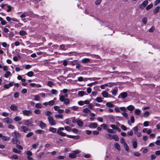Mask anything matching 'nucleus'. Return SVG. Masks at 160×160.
I'll return each instance as SVG.
<instances>
[{
	"instance_id": "nucleus-52",
	"label": "nucleus",
	"mask_w": 160,
	"mask_h": 160,
	"mask_svg": "<svg viewBox=\"0 0 160 160\" xmlns=\"http://www.w3.org/2000/svg\"><path fill=\"white\" fill-rule=\"evenodd\" d=\"M39 143H36L32 145V148L34 149H36L39 146Z\"/></svg>"
},
{
	"instance_id": "nucleus-27",
	"label": "nucleus",
	"mask_w": 160,
	"mask_h": 160,
	"mask_svg": "<svg viewBox=\"0 0 160 160\" xmlns=\"http://www.w3.org/2000/svg\"><path fill=\"white\" fill-rule=\"evenodd\" d=\"M160 9V7L159 6L157 7L153 10V12L154 14H156L158 12Z\"/></svg>"
},
{
	"instance_id": "nucleus-16",
	"label": "nucleus",
	"mask_w": 160,
	"mask_h": 160,
	"mask_svg": "<svg viewBox=\"0 0 160 160\" xmlns=\"http://www.w3.org/2000/svg\"><path fill=\"white\" fill-rule=\"evenodd\" d=\"M32 123V122L30 120H25L24 124L28 126H31Z\"/></svg>"
},
{
	"instance_id": "nucleus-33",
	"label": "nucleus",
	"mask_w": 160,
	"mask_h": 160,
	"mask_svg": "<svg viewBox=\"0 0 160 160\" xmlns=\"http://www.w3.org/2000/svg\"><path fill=\"white\" fill-rule=\"evenodd\" d=\"M35 132L38 134H44L45 133V131L44 130H37L35 131Z\"/></svg>"
},
{
	"instance_id": "nucleus-53",
	"label": "nucleus",
	"mask_w": 160,
	"mask_h": 160,
	"mask_svg": "<svg viewBox=\"0 0 160 160\" xmlns=\"http://www.w3.org/2000/svg\"><path fill=\"white\" fill-rule=\"evenodd\" d=\"M122 115L126 118H128V115L127 113L125 112H122Z\"/></svg>"
},
{
	"instance_id": "nucleus-13",
	"label": "nucleus",
	"mask_w": 160,
	"mask_h": 160,
	"mask_svg": "<svg viewBox=\"0 0 160 160\" xmlns=\"http://www.w3.org/2000/svg\"><path fill=\"white\" fill-rule=\"evenodd\" d=\"M0 137L1 138L3 141H8L10 140V138L9 137L3 136L2 134L0 133Z\"/></svg>"
},
{
	"instance_id": "nucleus-60",
	"label": "nucleus",
	"mask_w": 160,
	"mask_h": 160,
	"mask_svg": "<svg viewBox=\"0 0 160 160\" xmlns=\"http://www.w3.org/2000/svg\"><path fill=\"white\" fill-rule=\"evenodd\" d=\"M96 100L98 102H102V100L101 98L100 97H97L96 98Z\"/></svg>"
},
{
	"instance_id": "nucleus-15",
	"label": "nucleus",
	"mask_w": 160,
	"mask_h": 160,
	"mask_svg": "<svg viewBox=\"0 0 160 160\" xmlns=\"http://www.w3.org/2000/svg\"><path fill=\"white\" fill-rule=\"evenodd\" d=\"M14 83V82H11L8 84L4 85V87L6 89H8L10 87L13 86Z\"/></svg>"
},
{
	"instance_id": "nucleus-43",
	"label": "nucleus",
	"mask_w": 160,
	"mask_h": 160,
	"mask_svg": "<svg viewBox=\"0 0 160 160\" xmlns=\"http://www.w3.org/2000/svg\"><path fill=\"white\" fill-rule=\"evenodd\" d=\"M64 122L66 124L69 125L71 123V120L69 118H68L66 119Z\"/></svg>"
},
{
	"instance_id": "nucleus-59",
	"label": "nucleus",
	"mask_w": 160,
	"mask_h": 160,
	"mask_svg": "<svg viewBox=\"0 0 160 160\" xmlns=\"http://www.w3.org/2000/svg\"><path fill=\"white\" fill-rule=\"evenodd\" d=\"M54 100H51L48 102V104L50 106H52L54 104Z\"/></svg>"
},
{
	"instance_id": "nucleus-46",
	"label": "nucleus",
	"mask_w": 160,
	"mask_h": 160,
	"mask_svg": "<svg viewBox=\"0 0 160 160\" xmlns=\"http://www.w3.org/2000/svg\"><path fill=\"white\" fill-rule=\"evenodd\" d=\"M140 110L138 109H137L135 111V113L137 115H139L140 114Z\"/></svg>"
},
{
	"instance_id": "nucleus-25",
	"label": "nucleus",
	"mask_w": 160,
	"mask_h": 160,
	"mask_svg": "<svg viewBox=\"0 0 160 160\" xmlns=\"http://www.w3.org/2000/svg\"><path fill=\"white\" fill-rule=\"evenodd\" d=\"M28 16V13L26 12H24L20 16V17L21 18H23L26 16Z\"/></svg>"
},
{
	"instance_id": "nucleus-22",
	"label": "nucleus",
	"mask_w": 160,
	"mask_h": 160,
	"mask_svg": "<svg viewBox=\"0 0 160 160\" xmlns=\"http://www.w3.org/2000/svg\"><path fill=\"white\" fill-rule=\"evenodd\" d=\"M66 136L68 138H76V139H78L79 138V136H74L73 135L66 134Z\"/></svg>"
},
{
	"instance_id": "nucleus-44",
	"label": "nucleus",
	"mask_w": 160,
	"mask_h": 160,
	"mask_svg": "<svg viewBox=\"0 0 160 160\" xmlns=\"http://www.w3.org/2000/svg\"><path fill=\"white\" fill-rule=\"evenodd\" d=\"M11 75V72L9 71H7L4 75V76L6 78H8Z\"/></svg>"
},
{
	"instance_id": "nucleus-29",
	"label": "nucleus",
	"mask_w": 160,
	"mask_h": 160,
	"mask_svg": "<svg viewBox=\"0 0 160 160\" xmlns=\"http://www.w3.org/2000/svg\"><path fill=\"white\" fill-rule=\"evenodd\" d=\"M49 130L53 133H56L57 131V129L52 127H50L49 128Z\"/></svg>"
},
{
	"instance_id": "nucleus-21",
	"label": "nucleus",
	"mask_w": 160,
	"mask_h": 160,
	"mask_svg": "<svg viewBox=\"0 0 160 160\" xmlns=\"http://www.w3.org/2000/svg\"><path fill=\"white\" fill-rule=\"evenodd\" d=\"M77 123L79 127H82L83 125V122L80 119L77 120Z\"/></svg>"
},
{
	"instance_id": "nucleus-6",
	"label": "nucleus",
	"mask_w": 160,
	"mask_h": 160,
	"mask_svg": "<svg viewBox=\"0 0 160 160\" xmlns=\"http://www.w3.org/2000/svg\"><path fill=\"white\" fill-rule=\"evenodd\" d=\"M12 135L13 138H20L21 137V135L18 131H15L13 132L12 133Z\"/></svg>"
},
{
	"instance_id": "nucleus-58",
	"label": "nucleus",
	"mask_w": 160,
	"mask_h": 160,
	"mask_svg": "<svg viewBox=\"0 0 160 160\" xmlns=\"http://www.w3.org/2000/svg\"><path fill=\"white\" fill-rule=\"evenodd\" d=\"M19 93L18 92H15L14 94V97L15 98H18L19 97Z\"/></svg>"
},
{
	"instance_id": "nucleus-56",
	"label": "nucleus",
	"mask_w": 160,
	"mask_h": 160,
	"mask_svg": "<svg viewBox=\"0 0 160 160\" xmlns=\"http://www.w3.org/2000/svg\"><path fill=\"white\" fill-rule=\"evenodd\" d=\"M33 134L34 133L33 132H31L28 133V134H27L26 135V136L27 137L29 138V137H31L32 135H33Z\"/></svg>"
},
{
	"instance_id": "nucleus-51",
	"label": "nucleus",
	"mask_w": 160,
	"mask_h": 160,
	"mask_svg": "<svg viewBox=\"0 0 160 160\" xmlns=\"http://www.w3.org/2000/svg\"><path fill=\"white\" fill-rule=\"evenodd\" d=\"M124 147V148L126 151L127 152H128L129 151V148L128 146V145L127 143H125V144L123 145Z\"/></svg>"
},
{
	"instance_id": "nucleus-23",
	"label": "nucleus",
	"mask_w": 160,
	"mask_h": 160,
	"mask_svg": "<svg viewBox=\"0 0 160 160\" xmlns=\"http://www.w3.org/2000/svg\"><path fill=\"white\" fill-rule=\"evenodd\" d=\"M112 134L108 133H106L105 134V137L108 139L111 140L112 139Z\"/></svg>"
},
{
	"instance_id": "nucleus-50",
	"label": "nucleus",
	"mask_w": 160,
	"mask_h": 160,
	"mask_svg": "<svg viewBox=\"0 0 160 160\" xmlns=\"http://www.w3.org/2000/svg\"><path fill=\"white\" fill-rule=\"evenodd\" d=\"M19 34L21 35H24L26 34V32L24 30H21L19 32Z\"/></svg>"
},
{
	"instance_id": "nucleus-18",
	"label": "nucleus",
	"mask_w": 160,
	"mask_h": 160,
	"mask_svg": "<svg viewBox=\"0 0 160 160\" xmlns=\"http://www.w3.org/2000/svg\"><path fill=\"white\" fill-rule=\"evenodd\" d=\"M91 60V59L88 58H84L82 59L81 62L84 63H89L90 62Z\"/></svg>"
},
{
	"instance_id": "nucleus-5",
	"label": "nucleus",
	"mask_w": 160,
	"mask_h": 160,
	"mask_svg": "<svg viewBox=\"0 0 160 160\" xmlns=\"http://www.w3.org/2000/svg\"><path fill=\"white\" fill-rule=\"evenodd\" d=\"M48 119L49 121V123L51 125L53 126L56 124V121L54 120L52 117H48Z\"/></svg>"
},
{
	"instance_id": "nucleus-8",
	"label": "nucleus",
	"mask_w": 160,
	"mask_h": 160,
	"mask_svg": "<svg viewBox=\"0 0 160 160\" xmlns=\"http://www.w3.org/2000/svg\"><path fill=\"white\" fill-rule=\"evenodd\" d=\"M38 124L39 126L42 129H43L47 128L46 124L41 121H39Z\"/></svg>"
},
{
	"instance_id": "nucleus-61",
	"label": "nucleus",
	"mask_w": 160,
	"mask_h": 160,
	"mask_svg": "<svg viewBox=\"0 0 160 160\" xmlns=\"http://www.w3.org/2000/svg\"><path fill=\"white\" fill-rule=\"evenodd\" d=\"M147 18L146 17H144L142 19V22L144 24H146L147 22Z\"/></svg>"
},
{
	"instance_id": "nucleus-3",
	"label": "nucleus",
	"mask_w": 160,
	"mask_h": 160,
	"mask_svg": "<svg viewBox=\"0 0 160 160\" xmlns=\"http://www.w3.org/2000/svg\"><path fill=\"white\" fill-rule=\"evenodd\" d=\"M80 151L79 150H76L73 151V153L69 154V156L70 158H74L76 157V154L79 153Z\"/></svg>"
},
{
	"instance_id": "nucleus-2",
	"label": "nucleus",
	"mask_w": 160,
	"mask_h": 160,
	"mask_svg": "<svg viewBox=\"0 0 160 160\" xmlns=\"http://www.w3.org/2000/svg\"><path fill=\"white\" fill-rule=\"evenodd\" d=\"M105 73H113V74H116L115 76H118V77L121 76L122 75H124L125 73H126V72H122L120 73H119L118 71L111 72L108 71L107 72H105Z\"/></svg>"
},
{
	"instance_id": "nucleus-55",
	"label": "nucleus",
	"mask_w": 160,
	"mask_h": 160,
	"mask_svg": "<svg viewBox=\"0 0 160 160\" xmlns=\"http://www.w3.org/2000/svg\"><path fill=\"white\" fill-rule=\"evenodd\" d=\"M120 142L123 145L125 144V143H126L124 140V139L123 138H122L120 139Z\"/></svg>"
},
{
	"instance_id": "nucleus-40",
	"label": "nucleus",
	"mask_w": 160,
	"mask_h": 160,
	"mask_svg": "<svg viewBox=\"0 0 160 160\" xmlns=\"http://www.w3.org/2000/svg\"><path fill=\"white\" fill-rule=\"evenodd\" d=\"M115 148L118 151L120 150V146L117 143H115L114 144Z\"/></svg>"
},
{
	"instance_id": "nucleus-62",
	"label": "nucleus",
	"mask_w": 160,
	"mask_h": 160,
	"mask_svg": "<svg viewBox=\"0 0 160 160\" xmlns=\"http://www.w3.org/2000/svg\"><path fill=\"white\" fill-rule=\"evenodd\" d=\"M27 74L28 76L29 77H32L33 76V73L32 71H30L28 72Z\"/></svg>"
},
{
	"instance_id": "nucleus-30",
	"label": "nucleus",
	"mask_w": 160,
	"mask_h": 160,
	"mask_svg": "<svg viewBox=\"0 0 160 160\" xmlns=\"http://www.w3.org/2000/svg\"><path fill=\"white\" fill-rule=\"evenodd\" d=\"M12 150L13 152L15 153L20 154L22 152L21 151L18 150L15 148H12Z\"/></svg>"
},
{
	"instance_id": "nucleus-20",
	"label": "nucleus",
	"mask_w": 160,
	"mask_h": 160,
	"mask_svg": "<svg viewBox=\"0 0 160 160\" xmlns=\"http://www.w3.org/2000/svg\"><path fill=\"white\" fill-rule=\"evenodd\" d=\"M21 131L24 132H26L27 131L29 130L28 128L25 126H21Z\"/></svg>"
},
{
	"instance_id": "nucleus-1",
	"label": "nucleus",
	"mask_w": 160,
	"mask_h": 160,
	"mask_svg": "<svg viewBox=\"0 0 160 160\" xmlns=\"http://www.w3.org/2000/svg\"><path fill=\"white\" fill-rule=\"evenodd\" d=\"M59 100L62 102H63L66 105L69 104L70 103V100L67 98H65L63 95H59Z\"/></svg>"
},
{
	"instance_id": "nucleus-4",
	"label": "nucleus",
	"mask_w": 160,
	"mask_h": 160,
	"mask_svg": "<svg viewBox=\"0 0 160 160\" xmlns=\"http://www.w3.org/2000/svg\"><path fill=\"white\" fill-rule=\"evenodd\" d=\"M64 130V128H59L58 129L57 131V133L62 136L64 137L66 136V134L62 132V131L63 130Z\"/></svg>"
},
{
	"instance_id": "nucleus-37",
	"label": "nucleus",
	"mask_w": 160,
	"mask_h": 160,
	"mask_svg": "<svg viewBox=\"0 0 160 160\" xmlns=\"http://www.w3.org/2000/svg\"><path fill=\"white\" fill-rule=\"evenodd\" d=\"M82 111L83 112L85 113H88L91 112L90 110L88 108H85L83 109Z\"/></svg>"
},
{
	"instance_id": "nucleus-64",
	"label": "nucleus",
	"mask_w": 160,
	"mask_h": 160,
	"mask_svg": "<svg viewBox=\"0 0 160 160\" xmlns=\"http://www.w3.org/2000/svg\"><path fill=\"white\" fill-rule=\"evenodd\" d=\"M65 129L68 131H70L71 130V128L70 126H66L64 128Z\"/></svg>"
},
{
	"instance_id": "nucleus-49",
	"label": "nucleus",
	"mask_w": 160,
	"mask_h": 160,
	"mask_svg": "<svg viewBox=\"0 0 160 160\" xmlns=\"http://www.w3.org/2000/svg\"><path fill=\"white\" fill-rule=\"evenodd\" d=\"M60 48L61 49L65 50L67 49V47L63 45H61L60 46Z\"/></svg>"
},
{
	"instance_id": "nucleus-39",
	"label": "nucleus",
	"mask_w": 160,
	"mask_h": 160,
	"mask_svg": "<svg viewBox=\"0 0 160 160\" xmlns=\"http://www.w3.org/2000/svg\"><path fill=\"white\" fill-rule=\"evenodd\" d=\"M106 106L110 108H112L114 107V105L111 103V102H108L106 104Z\"/></svg>"
},
{
	"instance_id": "nucleus-9",
	"label": "nucleus",
	"mask_w": 160,
	"mask_h": 160,
	"mask_svg": "<svg viewBox=\"0 0 160 160\" xmlns=\"http://www.w3.org/2000/svg\"><path fill=\"white\" fill-rule=\"evenodd\" d=\"M118 91V89L117 87H116L112 88L110 91V92L112 93V94L114 96L117 95Z\"/></svg>"
},
{
	"instance_id": "nucleus-24",
	"label": "nucleus",
	"mask_w": 160,
	"mask_h": 160,
	"mask_svg": "<svg viewBox=\"0 0 160 160\" xmlns=\"http://www.w3.org/2000/svg\"><path fill=\"white\" fill-rule=\"evenodd\" d=\"M17 106L13 104L10 107V109L12 111H16L17 109Z\"/></svg>"
},
{
	"instance_id": "nucleus-48",
	"label": "nucleus",
	"mask_w": 160,
	"mask_h": 160,
	"mask_svg": "<svg viewBox=\"0 0 160 160\" xmlns=\"http://www.w3.org/2000/svg\"><path fill=\"white\" fill-rule=\"evenodd\" d=\"M52 93L54 95H57L58 93V91L55 89H52L51 90Z\"/></svg>"
},
{
	"instance_id": "nucleus-41",
	"label": "nucleus",
	"mask_w": 160,
	"mask_h": 160,
	"mask_svg": "<svg viewBox=\"0 0 160 160\" xmlns=\"http://www.w3.org/2000/svg\"><path fill=\"white\" fill-rule=\"evenodd\" d=\"M34 113L36 114L40 115L41 114V110L39 109H35L34 111Z\"/></svg>"
},
{
	"instance_id": "nucleus-10",
	"label": "nucleus",
	"mask_w": 160,
	"mask_h": 160,
	"mask_svg": "<svg viewBox=\"0 0 160 160\" xmlns=\"http://www.w3.org/2000/svg\"><path fill=\"white\" fill-rule=\"evenodd\" d=\"M148 1L147 0H146L143 1L142 3L140 5L139 8L141 9H143L148 4Z\"/></svg>"
},
{
	"instance_id": "nucleus-28",
	"label": "nucleus",
	"mask_w": 160,
	"mask_h": 160,
	"mask_svg": "<svg viewBox=\"0 0 160 160\" xmlns=\"http://www.w3.org/2000/svg\"><path fill=\"white\" fill-rule=\"evenodd\" d=\"M127 109L129 111H132L134 109V107L132 105H130L127 107Z\"/></svg>"
},
{
	"instance_id": "nucleus-36",
	"label": "nucleus",
	"mask_w": 160,
	"mask_h": 160,
	"mask_svg": "<svg viewBox=\"0 0 160 160\" xmlns=\"http://www.w3.org/2000/svg\"><path fill=\"white\" fill-rule=\"evenodd\" d=\"M101 127L104 129H108V125L105 124H102L101 125Z\"/></svg>"
},
{
	"instance_id": "nucleus-34",
	"label": "nucleus",
	"mask_w": 160,
	"mask_h": 160,
	"mask_svg": "<svg viewBox=\"0 0 160 160\" xmlns=\"http://www.w3.org/2000/svg\"><path fill=\"white\" fill-rule=\"evenodd\" d=\"M22 119V118L19 116H17L13 118V120L16 122L20 121Z\"/></svg>"
},
{
	"instance_id": "nucleus-31",
	"label": "nucleus",
	"mask_w": 160,
	"mask_h": 160,
	"mask_svg": "<svg viewBox=\"0 0 160 160\" xmlns=\"http://www.w3.org/2000/svg\"><path fill=\"white\" fill-rule=\"evenodd\" d=\"M35 107L37 108H42L43 106L41 103H38L36 104Z\"/></svg>"
},
{
	"instance_id": "nucleus-26",
	"label": "nucleus",
	"mask_w": 160,
	"mask_h": 160,
	"mask_svg": "<svg viewBox=\"0 0 160 160\" xmlns=\"http://www.w3.org/2000/svg\"><path fill=\"white\" fill-rule=\"evenodd\" d=\"M112 139H113L116 141H118L119 140L118 136L116 134H114L112 135Z\"/></svg>"
},
{
	"instance_id": "nucleus-57",
	"label": "nucleus",
	"mask_w": 160,
	"mask_h": 160,
	"mask_svg": "<svg viewBox=\"0 0 160 160\" xmlns=\"http://www.w3.org/2000/svg\"><path fill=\"white\" fill-rule=\"evenodd\" d=\"M16 146L17 148L19 150H22L23 149V148L22 146L19 144H17L16 145Z\"/></svg>"
},
{
	"instance_id": "nucleus-42",
	"label": "nucleus",
	"mask_w": 160,
	"mask_h": 160,
	"mask_svg": "<svg viewBox=\"0 0 160 160\" xmlns=\"http://www.w3.org/2000/svg\"><path fill=\"white\" fill-rule=\"evenodd\" d=\"M153 5L152 4H150L146 7V9L147 10H149L153 7Z\"/></svg>"
},
{
	"instance_id": "nucleus-38",
	"label": "nucleus",
	"mask_w": 160,
	"mask_h": 160,
	"mask_svg": "<svg viewBox=\"0 0 160 160\" xmlns=\"http://www.w3.org/2000/svg\"><path fill=\"white\" fill-rule=\"evenodd\" d=\"M107 131L108 132L110 133H114L116 132H114L113 129L109 128L107 129Z\"/></svg>"
},
{
	"instance_id": "nucleus-47",
	"label": "nucleus",
	"mask_w": 160,
	"mask_h": 160,
	"mask_svg": "<svg viewBox=\"0 0 160 160\" xmlns=\"http://www.w3.org/2000/svg\"><path fill=\"white\" fill-rule=\"evenodd\" d=\"M40 99V97L38 95H36L34 96V100L35 101H39Z\"/></svg>"
},
{
	"instance_id": "nucleus-63",
	"label": "nucleus",
	"mask_w": 160,
	"mask_h": 160,
	"mask_svg": "<svg viewBox=\"0 0 160 160\" xmlns=\"http://www.w3.org/2000/svg\"><path fill=\"white\" fill-rule=\"evenodd\" d=\"M44 152H42L39 153L37 155V157L39 158H41V157L44 154Z\"/></svg>"
},
{
	"instance_id": "nucleus-12",
	"label": "nucleus",
	"mask_w": 160,
	"mask_h": 160,
	"mask_svg": "<svg viewBox=\"0 0 160 160\" xmlns=\"http://www.w3.org/2000/svg\"><path fill=\"white\" fill-rule=\"evenodd\" d=\"M23 114L27 116H29L32 113V111L31 110H24L22 112Z\"/></svg>"
},
{
	"instance_id": "nucleus-45",
	"label": "nucleus",
	"mask_w": 160,
	"mask_h": 160,
	"mask_svg": "<svg viewBox=\"0 0 160 160\" xmlns=\"http://www.w3.org/2000/svg\"><path fill=\"white\" fill-rule=\"evenodd\" d=\"M85 92L83 91H79L78 92V95L79 96L82 97L84 95Z\"/></svg>"
},
{
	"instance_id": "nucleus-32",
	"label": "nucleus",
	"mask_w": 160,
	"mask_h": 160,
	"mask_svg": "<svg viewBox=\"0 0 160 160\" xmlns=\"http://www.w3.org/2000/svg\"><path fill=\"white\" fill-rule=\"evenodd\" d=\"M102 96L104 98H108V93L105 91H103L102 93Z\"/></svg>"
},
{
	"instance_id": "nucleus-17",
	"label": "nucleus",
	"mask_w": 160,
	"mask_h": 160,
	"mask_svg": "<svg viewBox=\"0 0 160 160\" xmlns=\"http://www.w3.org/2000/svg\"><path fill=\"white\" fill-rule=\"evenodd\" d=\"M137 139L136 138H134L132 141V146L134 148H137Z\"/></svg>"
},
{
	"instance_id": "nucleus-54",
	"label": "nucleus",
	"mask_w": 160,
	"mask_h": 160,
	"mask_svg": "<svg viewBox=\"0 0 160 160\" xmlns=\"http://www.w3.org/2000/svg\"><path fill=\"white\" fill-rule=\"evenodd\" d=\"M47 85L50 87H52L53 85V83L51 81H49L47 83Z\"/></svg>"
},
{
	"instance_id": "nucleus-11",
	"label": "nucleus",
	"mask_w": 160,
	"mask_h": 160,
	"mask_svg": "<svg viewBox=\"0 0 160 160\" xmlns=\"http://www.w3.org/2000/svg\"><path fill=\"white\" fill-rule=\"evenodd\" d=\"M128 96V94L126 92H122L118 96V98H126Z\"/></svg>"
},
{
	"instance_id": "nucleus-35",
	"label": "nucleus",
	"mask_w": 160,
	"mask_h": 160,
	"mask_svg": "<svg viewBox=\"0 0 160 160\" xmlns=\"http://www.w3.org/2000/svg\"><path fill=\"white\" fill-rule=\"evenodd\" d=\"M55 117L56 118H61L62 119L63 118V115L61 114L55 115Z\"/></svg>"
},
{
	"instance_id": "nucleus-19",
	"label": "nucleus",
	"mask_w": 160,
	"mask_h": 160,
	"mask_svg": "<svg viewBox=\"0 0 160 160\" xmlns=\"http://www.w3.org/2000/svg\"><path fill=\"white\" fill-rule=\"evenodd\" d=\"M97 126V124L96 122H92L89 125L88 127L91 128H95Z\"/></svg>"
},
{
	"instance_id": "nucleus-14",
	"label": "nucleus",
	"mask_w": 160,
	"mask_h": 160,
	"mask_svg": "<svg viewBox=\"0 0 160 160\" xmlns=\"http://www.w3.org/2000/svg\"><path fill=\"white\" fill-rule=\"evenodd\" d=\"M3 122L8 124H9L12 123V121L8 118H6L3 119Z\"/></svg>"
},
{
	"instance_id": "nucleus-7",
	"label": "nucleus",
	"mask_w": 160,
	"mask_h": 160,
	"mask_svg": "<svg viewBox=\"0 0 160 160\" xmlns=\"http://www.w3.org/2000/svg\"><path fill=\"white\" fill-rule=\"evenodd\" d=\"M19 138H12L11 140L12 142L15 144H19L20 143V142L18 139Z\"/></svg>"
}]
</instances>
